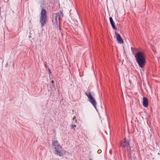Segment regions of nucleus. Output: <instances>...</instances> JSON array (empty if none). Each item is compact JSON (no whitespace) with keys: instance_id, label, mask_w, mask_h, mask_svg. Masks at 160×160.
Segmentation results:
<instances>
[{"instance_id":"1","label":"nucleus","mask_w":160,"mask_h":160,"mask_svg":"<svg viewBox=\"0 0 160 160\" xmlns=\"http://www.w3.org/2000/svg\"><path fill=\"white\" fill-rule=\"evenodd\" d=\"M135 58L137 63L141 68H143L146 63L145 56L142 52H138L135 53Z\"/></svg>"},{"instance_id":"2","label":"nucleus","mask_w":160,"mask_h":160,"mask_svg":"<svg viewBox=\"0 0 160 160\" xmlns=\"http://www.w3.org/2000/svg\"><path fill=\"white\" fill-rule=\"evenodd\" d=\"M52 146L55 149V154L60 156H62L63 154L62 152V148L58 141L56 140L52 142Z\"/></svg>"},{"instance_id":"3","label":"nucleus","mask_w":160,"mask_h":160,"mask_svg":"<svg viewBox=\"0 0 160 160\" xmlns=\"http://www.w3.org/2000/svg\"><path fill=\"white\" fill-rule=\"evenodd\" d=\"M41 15L40 17L39 22L42 28L46 24L47 18V12L46 11L42 9L41 12Z\"/></svg>"},{"instance_id":"4","label":"nucleus","mask_w":160,"mask_h":160,"mask_svg":"<svg viewBox=\"0 0 160 160\" xmlns=\"http://www.w3.org/2000/svg\"><path fill=\"white\" fill-rule=\"evenodd\" d=\"M85 94L89 99V101L93 105L95 108L97 109L96 107V102L94 99L93 97L92 96L91 93L90 92H86Z\"/></svg>"},{"instance_id":"5","label":"nucleus","mask_w":160,"mask_h":160,"mask_svg":"<svg viewBox=\"0 0 160 160\" xmlns=\"http://www.w3.org/2000/svg\"><path fill=\"white\" fill-rule=\"evenodd\" d=\"M63 16V14L62 12H60L56 14L55 20V22L56 23L57 25H58V20L59 21V23H60L61 21V20Z\"/></svg>"},{"instance_id":"6","label":"nucleus","mask_w":160,"mask_h":160,"mask_svg":"<svg viewBox=\"0 0 160 160\" xmlns=\"http://www.w3.org/2000/svg\"><path fill=\"white\" fill-rule=\"evenodd\" d=\"M115 34L118 42L120 44L123 43V40L120 35L117 32H115Z\"/></svg>"},{"instance_id":"7","label":"nucleus","mask_w":160,"mask_h":160,"mask_svg":"<svg viewBox=\"0 0 160 160\" xmlns=\"http://www.w3.org/2000/svg\"><path fill=\"white\" fill-rule=\"evenodd\" d=\"M121 145L124 148H128L129 146V141L128 140L124 139L123 142L121 143Z\"/></svg>"},{"instance_id":"8","label":"nucleus","mask_w":160,"mask_h":160,"mask_svg":"<svg viewBox=\"0 0 160 160\" xmlns=\"http://www.w3.org/2000/svg\"><path fill=\"white\" fill-rule=\"evenodd\" d=\"M148 99L145 97L143 98L142 105L145 107H147L148 106Z\"/></svg>"},{"instance_id":"9","label":"nucleus","mask_w":160,"mask_h":160,"mask_svg":"<svg viewBox=\"0 0 160 160\" xmlns=\"http://www.w3.org/2000/svg\"><path fill=\"white\" fill-rule=\"evenodd\" d=\"M109 20L110 21L111 24L114 30H117V28L115 25L114 22L112 19V18L111 17H110L109 18Z\"/></svg>"},{"instance_id":"10","label":"nucleus","mask_w":160,"mask_h":160,"mask_svg":"<svg viewBox=\"0 0 160 160\" xmlns=\"http://www.w3.org/2000/svg\"><path fill=\"white\" fill-rule=\"evenodd\" d=\"M76 127V125L74 124H72L71 125V128L72 129L73 128H75Z\"/></svg>"},{"instance_id":"11","label":"nucleus","mask_w":160,"mask_h":160,"mask_svg":"<svg viewBox=\"0 0 160 160\" xmlns=\"http://www.w3.org/2000/svg\"><path fill=\"white\" fill-rule=\"evenodd\" d=\"M76 118V117H74L73 118V120H74V119H75Z\"/></svg>"},{"instance_id":"12","label":"nucleus","mask_w":160,"mask_h":160,"mask_svg":"<svg viewBox=\"0 0 160 160\" xmlns=\"http://www.w3.org/2000/svg\"><path fill=\"white\" fill-rule=\"evenodd\" d=\"M51 82H52V83H54V81H51Z\"/></svg>"},{"instance_id":"13","label":"nucleus","mask_w":160,"mask_h":160,"mask_svg":"<svg viewBox=\"0 0 160 160\" xmlns=\"http://www.w3.org/2000/svg\"><path fill=\"white\" fill-rule=\"evenodd\" d=\"M49 72H50V73L51 71H50V70L49 69Z\"/></svg>"},{"instance_id":"14","label":"nucleus","mask_w":160,"mask_h":160,"mask_svg":"<svg viewBox=\"0 0 160 160\" xmlns=\"http://www.w3.org/2000/svg\"><path fill=\"white\" fill-rule=\"evenodd\" d=\"M77 122V120H75V122Z\"/></svg>"},{"instance_id":"15","label":"nucleus","mask_w":160,"mask_h":160,"mask_svg":"<svg viewBox=\"0 0 160 160\" xmlns=\"http://www.w3.org/2000/svg\"><path fill=\"white\" fill-rule=\"evenodd\" d=\"M90 160H91V159H90Z\"/></svg>"}]
</instances>
